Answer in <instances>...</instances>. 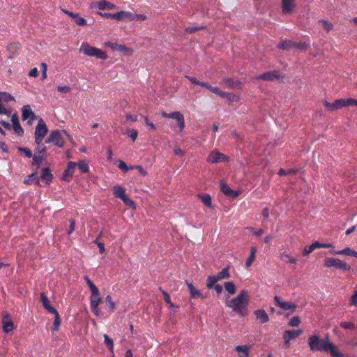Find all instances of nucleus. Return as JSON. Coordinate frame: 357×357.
Instances as JSON below:
<instances>
[{
  "instance_id": "47",
  "label": "nucleus",
  "mask_w": 357,
  "mask_h": 357,
  "mask_svg": "<svg viewBox=\"0 0 357 357\" xmlns=\"http://www.w3.org/2000/svg\"><path fill=\"white\" fill-rule=\"evenodd\" d=\"M118 167L123 172H128L130 169H133L132 166L128 167L126 165V163L123 160H120L119 162Z\"/></svg>"
},
{
  "instance_id": "11",
  "label": "nucleus",
  "mask_w": 357,
  "mask_h": 357,
  "mask_svg": "<svg viewBox=\"0 0 357 357\" xmlns=\"http://www.w3.org/2000/svg\"><path fill=\"white\" fill-rule=\"evenodd\" d=\"M302 333L303 331L301 329L285 331L283 335L284 344L289 346L290 340L295 339Z\"/></svg>"
},
{
  "instance_id": "28",
  "label": "nucleus",
  "mask_w": 357,
  "mask_h": 357,
  "mask_svg": "<svg viewBox=\"0 0 357 357\" xmlns=\"http://www.w3.org/2000/svg\"><path fill=\"white\" fill-rule=\"evenodd\" d=\"M98 8L100 10L114 9L116 5L106 1H101L98 3Z\"/></svg>"
},
{
  "instance_id": "2",
  "label": "nucleus",
  "mask_w": 357,
  "mask_h": 357,
  "mask_svg": "<svg viewBox=\"0 0 357 357\" xmlns=\"http://www.w3.org/2000/svg\"><path fill=\"white\" fill-rule=\"evenodd\" d=\"M227 307L231 308L240 317H243L248 314L249 296L246 290H241L239 294L227 301Z\"/></svg>"
},
{
  "instance_id": "64",
  "label": "nucleus",
  "mask_w": 357,
  "mask_h": 357,
  "mask_svg": "<svg viewBox=\"0 0 357 357\" xmlns=\"http://www.w3.org/2000/svg\"><path fill=\"white\" fill-rule=\"evenodd\" d=\"M351 304L354 306H357V290L355 291L354 294L351 298Z\"/></svg>"
},
{
  "instance_id": "40",
  "label": "nucleus",
  "mask_w": 357,
  "mask_h": 357,
  "mask_svg": "<svg viewBox=\"0 0 357 357\" xmlns=\"http://www.w3.org/2000/svg\"><path fill=\"white\" fill-rule=\"evenodd\" d=\"M206 27L204 26H188L185 29V31L188 33H193L195 32L205 29Z\"/></svg>"
},
{
  "instance_id": "46",
  "label": "nucleus",
  "mask_w": 357,
  "mask_h": 357,
  "mask_svg": "<svg viewBox=\"0 0 357 357\" xmlns=\"http://www.w3.org/2000/svg\"><path fill=\"white\" fill-rule=\"evenodd\" d=\"M297 173V170L296 169H289L288 170H285L282 168L280 169L279 172H278V174L280 176H284L286 175H288V174H295Z\"/></svg>"
},
{
  "instance_id": "57",
  "label": "nucleus",
  "mask_w": 357,
  "mask_h": 357,
  "mask_svg": "<svg viewBox=\"0 0 357 357\" xmlns=\"http://www.w3.org/2000/svg\"><path fill=\"white\" fill-rule=\"evenodd\" d=\"M57 91L63 93H68L71 91V88L68 86H59Z\"/></svg>"
},
{
  "instance_id": "45",
  "label": "nucleus",
  "mask_w": 357,
  "mask_h": 357,
  "mask_svg": "<svg viewBox=\"0 0 357 357\" xmlns=\"http://www.w3.org/2000/svg\"><path fill=\"white\" fill-rule=\"evenodd\" d=\"M77 166H78L79 169L82 173H86L89 170V165H88V164L84 160L80 161L78 163Z\"/></svg>"
},
{
  "instance_id": "27",
  "label": "nucleus",
  "mask_w": 357,
  "mask_h": 357,
  "mask_svg": "<svg viewBox=\"0 0 357 357\" xmlns=\"http://www.w3.org/2000/svg\"><path fill=\"white\" fill-rule=\"evenodd\" d=\"M77 164L75 162H69L67 169L64 172V177H72Z\"/></svg>"
},
{
  "instance_id": "21",
  "label": "nucleus",
  "mask_w": 357,
  "mask_h": 357,
  "mask_svg": "<svg viewBox=\"0 0 357 357\" xmlns=\"http://www.w3.org/2000/svg\"><path fill=\"white\" fill-rule=\"evenodd\" d=\"M186 284H187V286H188V289L190 294V297L192 298H197L199 297V296H201V292L199 289H196L193 284L191 283V282H189L188 281H186Z\"/></svg>"
},
{
  "instance_id": "44",
  "label": "nucleus",
  "mask_w": 357,
  "mask_h": 357,
  "mask_svg": "<svg viewBox=\"0 0 357 357\" xmlns=\"http://www.w3.org/2000/svg\"><path fill=\"white\" fill-rule=\"evenodd\" d=\"M105 302L107 303V307L109 309V311L110 312H112L114 311V303L113 302L111 296L107 295L105 297Z\"/></svg>"
},
{
  "instance_id": "16",
  "label": "nucleus",
  "mask_w": 357,
  "mask_h": 357,
  "mask_svg": "<svg viewBox=\"0 0 357 357\" xmlns=\"http://www.w3.org/2000/svg\"><path fill=\"white\" fill-rule=\"evenodd\" d=\"M101 301L102 298L100 296L99 289H97L94 291H91V295L90 297L91 306H92L93 308H95L96 306H98Z\"/></svg>"
},
{
  "instance_id": "18",
  "label": "nucleus",
  "mask_w": 357,
  "mask_h": 357,
  "mask_svg": "<svg viewBox=\"0 0 357 357\" xmlns=\"http://www.w3.org/2000/svg\"><path fill=\"white\" fill-rule=\"evenodd\" d=\"M254 314L256 318L259 319L261 324H266L269 321L268 315L264 310H255Z\"/></svg>"
},
{
  "instance_id": "53",
  "label": "nucleus",
  "mask_w": 357,
  "mask_h": 357,
  "mask_svg": "<svg viewBox=\"0 0 357 357\" xmlns=\"http://www.w3.org/2000/svg\"><path fill=\"white\" fill-rule=\"evenodd\" d=\"M17 149L19 151L23 152L27 158H32L33 155L29 149L25 147H18Z\"/></svg>"
},
{
  "instance_id": "59",
  "label": "nucleus",
  "mask_w": 357,
  "mask_h": 357,
  "mask_svg": "<svg viewBox=\"0 0 357 357\" xmlns=\"http://www.w3.org/2000/svg\"><path fill=\"white\" fill-rule=\"evenodd\" d=\"M227 99L230 102H237L239 100V97L236 94L228 93Z\"/></svg>"
},
{
  "instance_id": "4",
  "label": "nucleus",
  "mask_w": 357,
  "mask_h": 357,
  "mask_svg": "<svg viewBox=\"0 0 357 357\" xmlns=\"http://www.w3.org/2000/svg\"><path fill=\"white\" fill-rule=\"evenodd\" d=\"M324 266L326 268H335L343 271H349L351 269L349 264L335 257H326L324 259Z\"/></svg>"
},
{
  "instance_id": "58",
  "label": "nucleus",
  "mask_w": 357,
  "mask_h": 357,
  "mask_svg": "<svg viewBox=\"0 0 357 357\" xmlns=\"http://www.w3.org/2000/svg\"><path fill=\"white\" fill-rule=\"evenodd\" d=\"M324 105L325 106V107L330 112H333V111H335V102L333 103H330L329 102H328L327 100H325L324 102Z\"/></svg>"
},
{
  "instance_id": "8",
  "label": "nucleus",
  "mask_w": 357,
  "mask_h": 357,
  "mask_svg": "<svg viewBox=\"0 0 357 357\" xmlns=\"http://www.w3.org/2000/svg\"><path fill=\"white\" fill-rule=\"evenodd\" d=\"M206 160L211 164H215L220 162H227L228 158L225 154L220 153L216 149H214L209 153Z\"/></svg>"
},
{
  "instance_id": "49",
  "label": "nucleus",
  "mask_w": 357,
  "mask_h": 357,
  "mask_svg": "<svg viewBox=\"0 0 357 357\" xmlns=\"http://www.w3.org/2000/svg\"><path fill=\"white\" fill-rule=\"evenodd\" d=\"M108 45L112 49V50H118V51H124L125 50H126V47L122 45H120V44H118V43H108Z\"/></svg>"
},
{
  "instance_id": "25",
  "label": "nucleus",
  "mask_w": 357,
  "mask_h": 357,
  "mask_svg": "<svg viewBox=\"0 0 357 357\" xmlns=\"http://www.w3.org/2000/svg\"><path fill=\"white\" fill-rule=\"evenodd\" d=\"M114 195L119 199L124 198L126 195V188L120 185H115L113 189Z\"/></svg>"
},
{
  "instance_id": "15",
  "label": "nucleus",
  "mask_w": 357,
  "mask_h": 357,
  "mask_svg": "<svg viewBox=\"0 0 357 357\" xmlns=\"http://www.w3.org/2000/svg\"><path fill=\"white\" fill-rule=\"evenodd\" d=\"M62 11L70 17L73 18L77 25L84 26L86 24V20L84 18L79 17L78 13H74L71 11L63 9L62 10Z\"/></svg>"
},
{
  "instance_id": "51",
  "label": "nucleus",
  "mask_w": 357,
  "mask_h": 357,
  "mask_svg": "<svg viewBox=\"0 0 357 357\" xmlns=\"http://www.w3.org/2000/svg\"><path fill=\"white\" fill-rule=\"evenodd\" d=\"M86 284H88L89 287V289L91 291H94L97 289H98L94 284L93 282L90 280V278L87 276V275H85L84 277Z\"/></svg>"
},
{
  "instance_id": "30",
  "label": "nucleus",
  "mask_w": 357,
  "mask_h": 357,
  "mask_svg": "<svg viewBox=\"0 0 357 357\" xmlns=\"http://www.w3.org/2000/svg\"><path fill=\"white\" fill-rule=\"evenodd\" d=\"M218 281H219V280L217 278L216 275H208L206 279V287L208 289H212L213 286L217 284L216 283Z\"/></svg>"
},
{
  "instance_id": "56",
  "label": "nucleus",
  "mask_w": 357,
  "mask_h": 357,
  "mask_svg": "<svg viewBox=\"0 0 357 357\" xmlns=\"http://www.w3.org/2000/svg\"><path fill=\"white\" fill-rule=\"evenodd\" d=\"M123 20L133 21L134 13L129 11H123Z\"/></svg>"
},
{
  "instance_id": "12",
  "label": "nucleus",
  "mask_w": 357,
  "mask_h": 357,
  "mask_svg": "<svg viewBox=\"0 0 357 357\" xmlns=\"http://www.w3.org/2000/svg\"><path fill=\"white\" fill-rule=\"evenodd\" d=\"M274 301L275 302L276 305L284 310H291L292 312L296 310V304L287 301H281L280 297H279L278 296H275L274 297Z\"/></svg>"
},
{
  "instance_id": "54",
  "label": "nucleus",
  "mask_w": 357,
  "mask_h": 357,
  "mask_svg": "<svg viewBox=\"0 0 357 357\" xmlns=\"http://www.w3.org/2000/svg\"><path fill=\"white\" fill-rule=\"evenodd\" d=\"M340 326L344 329L353 330L355 328L354 324L350 321H344L340 324Z\"/></svg>"
},
{
  "instance_id": "9",
  "label": "nucleus",
  "mask_w": 357,
  "mask_h": 357,
  "mask_svg": "<svg viewBox=\"0 0 357 357\" xmlns=\"http://www.w3.org/2000/svg\"><path fill=\"white\" fill-rule=\"evenodd\" d=\"M3 101H5V102L15 101V98L11 94H10L7 92H0V107H1V108H2L0 110L3 111V109H5V111H6V112H0V115L5 114L8 116H10L11 114V110L10 109L6 108L3 106V105L2 104Z\"/></svg>"
},
{
  "instance_id": "3",
  "label": "nucleus",
  "mask_w": 357,
  "mask_h": 357,
  "mask_svg": "<svg viewBox=\"0 0 357 357\" xmlns=\"http://www.w3.org/2000/svg\"><path fill=\"white\" fill-rule=\"evenodd\" d=\"M79 52L86 56H93L103 60L107 58V54L105 51L97 47H92L87 43H82L79 48Z\"/></svg>"
},
{
  "instance_id": "32",
  "label": "nucleus",
  "mask_w": 357,
  "mask_h": 357,
  "mask_svg": "<svg viewBox=\"0 0 357 357\" xmlns=\"http://www.w3.org/2000/svg\"><path fill=\"white\" fill-rule=\"evenodd\" d=\"M220 188L222 192L228 197L231 196L232 192H234V190L223 181H220Z\"/></svg>"
},
{
  "instance_id": "33",
  "label": "nucleus",
  "mask_w": 357,
  "mask_h": 357,
  "mask_svg": "<svg viewBox=\"0 0 357 357\" xmlns=\"http://www.w3.org/2000/svg\"><path fill=\"white\" fill-rule=\"evenodd\" d=\"M256 252H257V248L255 247H252L250 248V255L245 262V265L247 267L250 266L252 265V262L255 261V256H256L255 255Z\"/></svg>"
},
{
  "instance_id": "41",
  "label": "nucleus",
  "mask_w": 357,
  "mask_h": 357,
  "mask_svg": "<svg viewBox=\"0 0 357 357\" xmlns=\"http://www.w3.org/2000/svg\"><path fill=\"white\" fill-rule=\"evenodd\" d=\"M310 44L306 43H293V48H298L303 51H306L309 48Z\"/></svg>"
},
{
  "instance_id": "37",
  "label": "nucleus",
  "mask_w": 357,
  "mask_h": 357,
  "mask_svg": "<svg viewBox=\"0 0 357 357\" xmlns=\"http://www.w3.org/2000/svg\"><path fill=\"white\" fill-rule=\"evenodd\" d=\"M280 259L284 263L296 264V259L287 253H282Z\"/></svg>"
},
{
  "instance_id": "5",
  "label": "nucleus",
  "mask_w": 357,
  "mask_h": 357,
  "mask_svg": "<svg viewBox=\"0 0 357 357\" xmlns=\"http://www.w3.org/2000/svg\"><path fill=\"white\" fill-rule=\"evenodd\" d=\"M48 132V128L43 121V119H40L38 124L36 127L35 130V142L36 144H40L43 141L45 137Z\"/></svg>"
},
{
  "instance_id": "38",
  "label": "nucleus",
  "mask_w": 357,
  "mask_h": 357,
  "mask_svg": "<svg viewBox=\"0 0 357 357\" xmlns=\"http://www.w3.org/2000/svg\"><path fill=\"white\" fill-rule=\"evenodd\" d=\"M104 342L108 349L111 351H114V343L112 338H110L107 334H104Z\"/></svg>"
},
{
  "instance_id": "34",
  "label": "nucleus",
  "mask_w": 357,
  "mask_h": 357,
  "mask_svg": "<svg viewBox=\"0 0 357 357\" xmlns=\"http://www.w3.org/2000/svg\"><path fill=\"white\" fill-rule=\"evenodd\" d=\"M229 269V266H227L224 268L221 271L218 272L217 275H215L218 280L229 278L230 277Z\"/></svg>"
},
{
  "instance_id": "26",
  "label": "nucleus",
  "mask_w": 357,
  "mask_h": 357,
  "mask_svg": "<svg viewBox=\"0 0 357 357\" xmlns=\"http://www.w3.org/2000/svg\"><path fill=\"white\" fill-rule=\"evenodd\" d=\"M32 165L36 167V169L40 168L42 161L45 159V156L43 155H40L36 153L32 156Z\"/></svg>"
},
{
  "instance_id": "62",
  "label": "nucleus",
  "mask_w": 357,
  "mask_h": 357,
  "mask_svg": "<svg viewBox=\"0 0 357 357\" xmlns=\"http://www.w3.org/2000/svg\"><path fill=\"white\" fill-rule=\"evenodd\" d=\"M126 205L129 206L134 207L135 206V202L130 199L126 195H125L124 198L121 199Z\"/></svg>"
},
{
  "instance_id": "20",
  "label": "nucleus",
  "mask_w": 357,
  "mask_h": 357,
  "mask_svg": "<svg viewBox=\"0 0 357 357\" xmlns=\"http://www.w3.org/2000/svg\"><path fill=\"white\" fill-rule=\"evenodd\" d=\"M40 178L43 181H45L47 183H49L52 181L53 178V175L51 173L49 168H43L41 170Z\"/></svg>"
},
{
  "instance_id": "7",
  "label": "nucleus",
  "mask_w": 357,
  "mask_h": 357,
  "mask_svg": "<svg viewBox=\"0 0 357 357\" xmlns=\"http://www.w3.org/2000/svg\"><path fill=\"white\" fill-rule=\"evenodd\" d=\"M162 117L175 119L177 121L180 130H183L185 128V121L183 116L179 112H173L167 113L165 112H160Z\"/></svg>"
},
{
  "instance_id": "14",
  "label": "nucleus",
  "mask_w": 357,
  "mask_h": 357,
  "mask_svg": "<svg viewBox=\"0 0 357 357\" xmlns=\"http://www.w3.org/2000/svg\"><path fill=\"white\" fill-rule=\"evenodd\" d=\"M22 120L31 119L33 120L36 119L35 113L32 111L31 107L29 105H24L22 109Z\"/></svg>"
},
{
  "instance_id": "63",
  "label": "nucleus",
  "mask_w": 357,
  "mask_h": 357,
  "mask_svg": "<svg viewBox=\"0 0 357 357\" xmlns=\"http://www.w3.org/2000/svg\"><path fill=\"white\" fill-rule=\"evenodd\" d=\"M146 18V16L143 14H134L132 17L133 21H144Z\"/></svg>"
},
{
  "instance_id": "50",
  "label": "nucleus",
  "mask_w": 357,
  "mask_h": 357,
  "mask_svg": "<svg viewBox=\"0 0 357 357\" xmlns=\"http://www.w3.org/2000/svg\"><path fill=\"white\" fill-rule=\"evenodd\" d=\"M159 289H160V291L162 293V294L164 296V299H165V302L167 304H169L170 307H174V305L171 302V299H170V296H169V294L167 291H164L161 287H160Z\"/></svg>"
},
{
  "instance_id": "24",
  "label": "nucleus",
  "mask_w": 357,
  "mask_h": 357,
  "mask_svg": "<svg viewBox=\"0 0 357 357\" xmlns=\"http://www.w3.org/2000/svg\"><path fill=\"white\" fill-rule=\"evenodd\" d=\"M250 347L248 345H238L235 350L239 353V357H248Z\"/></svg>"
},
{
  "instance_id": "61",
  "label": "nucleus",
  "mask_w": 357,
  "mask_h": 357,
  "mask_svg": "<svg viewBox=\"0 0 357 357\" xmlns=\"http://www.w3.org/2000/svg\"><path fill=\"white\" fill-rule=\"evenodd\" d=\"M345 100H346L347 107H349V106L357 107V100L356 99L351 98H347V99H345Z\"/></svg>"
},
{
  "instance_id": "13",
  "label": "nucleus",
  "mask_w": 357,
  "mask_h": 357,
  "mask_svg": "<svg viewBox=\"0 0 357 357\" xmlns=\"http://www.w3.org/2000/svg\"><path fill=\"white\" fill-rule=\"evenodd\" d=\"M3 330L5 333H8L14 330V324L10 318V314L7 312L3 314L2 317Z\"/></svg>"
},
{
  "instance_id": "31",
  "label": "nucleus",
  "mask_w": 357,
  "mask_h": 357,
  "mask_svg": "<svg viewBox=\"0 0 357 357\" xmlns=\"http://www.w3.org/2000/svg\"><path fill=\"white\" fill-rule=\"evenodd\" d=\"M202 202L207 207L212 208L211 197L208 194L199 195Z\"/></svg>"
},
{
  "instance_id": "55",
  "label": "nucleus",
  "mask_w": 357,
  "mask_h": 357,
  "mask_svg": "<svg viewBox=\"0 0 357 357\" xmlns=\"http://www.w3.org/2000/svg\"><path fill=\"white\" fill-rule=\"evenodd\" d=\"M213 91H214L213 93L218 95V96H220L222 98L227 99V97L228 96V92L222 91L218 87H216V89H215V90H213Z\"/></svg>"
},
{
  "instance_id": "10",
  "label": "nucleus",
  "mask_w": 357,
  "mask_h": 357,
  "mask_svg": "<svg viewBox=\"0 0 357 357\" xmlns=\"http://www.w3.org/2000/svg\"><path fill=\"white\" fill-rule=\"evenodd\" d=\"M281 78L280 73L277 70L268 71L257 76V79H261L265 81H274Z\"/></svg>"
},
{
  "instance_id": "22",
  "label": "nucleus",
  "mask_w": 357,
  "mask_h": 357,
  "mask_svg": "<svg viewBox=\"0 0 357 357\" xmlns=\"http://www.w3.org/2000/svg\"><path fill=\"white\" fill-rule=\"evenodd\" d=\"M293 9V0H282V10L284 14L290 13Z\"/></svg>"
},
{
  "instance_id": "19",
  "label": "nucleus",
  "mask_w": 357,
  "mask_h": 357,
  "mask_svg": "<svg viewBox=\"0 0 357 357\" xmlns=\"http://www.w3.org/2000/svg\"><path fill=\"white\" fill-rule=\"evenodd\" d=\"M11 121L15 133L17 134L18 135H22L24 133V130L22 126H20L17 116L16 114H13L11 118Z\"/></svg>"
},
{
  "instance_id": "1",
  "label": "nucleus",
  "mask_w": 357,
  "mask_h": 357,
  "mask_svg": "<svg viewBox=\"0 0 357 357\" xmlns=\"http://www.w3.org/2000/svg\"><path fill=\"white\" fill-rule=\"evenodd\" d=\"M308 344L312 351L330 352L333 357H340V353L337 351L336 346L329 342L328 335L324 340L321 339L317 335H312L308 338Z\"/></svg>"
},
{
  "instance_id": "29",
  "label": "nucleus",
  "mask_w": 357,
  "mask_h": 357,
  "mask_svg": "<svg viewBox=\"0 0 357 357\" xmlns=\"http://www.w3.org/2000/svg\"><path fill=\"white\" fill-rule=\"evenodd\" d=\"M51 314H53L54 315V320L52 324V331H57L59 328V326L61 324V319L59 317V312L55 310L54 312H52Z\"/></svg>"
},
{
  "instance_id": "60",
  "label": "nucleus",
  "mask_w": 357,
  "mask_h": 357,
  "mask_svg": "<svg viewBox=\"0 0 357 357\" xmlns=\"http://www.w3.org/2000/svg\"><path fill=\"white\" fill-rule=\"evenodd\" d=\"M112 19H114L118 21L123 20V10L117 12L116 13H113Z\"/></svg>"
},
{
  "instance_id": "42",
  "label": "nucleus",
  "mask_w": 357,
  "mask_h": 357,
  "mask_svg": "<svg viewBox=\"0 0 357 357\" xmlns=\"http://www.w3.org/2000/svg\"><path fill=\"white\" fill-rule=\"evenodd\" d=\"M319 24H321L323 29L327 32L330 31L333 28V25L326 20H320L319 21Z\"/></svg>"
},
{
  "instance_id": "35",
  "label": "nucleus",
  "mask_w": 357,
  "mask_h": 357,
  "mask_svg": "<svg viewBox=\"0 0 357 357\" xmlns=\"http://www.w3.org/2000/svg\"><path fill=\"white\" fill-rule=\"evenodd\" d=\"M225 288L229 294H234L236 291V287L233 282H226L225 283Z\"/></svg>"
},
{
  "instance_id": "36",
  "label": "nucleus",
  "mask_w": 357,
  "mask_h": 357,
  "mask_svg": "<svg viewBox=\"0 0 357 357\" xmlns=\"http://www.w3.org/2000/svg\"><path fill=\"white\" fill-rule=\"evenodd\" d=\"M356 251L351 250L349 247H346L342 250L338 251V254H340V255H347V256H352L356 257Z\"/></svg>"
},
{
  "instance_id": "17",
  "label": "nucleus",
  "mask_w": 357,
  "mask_h": 357,
  "mask_svg": "<svg viewBox=\"0 0 357 357\" xmlns=\"http://www.w3.org/2000/svg\"><path fill=\"white\" fill-rule=\"evenodd\" d=\"M40 296L44 309H45L48 312L52 313L56 310L54 307L50 305L49 299L44 292H41Z\"/></svg>"
},
{
  "instance_id": "23",
  "label": "nucleus",
  "mask_w": 357,
  "mask_h": 357,
  "mask_svg": "<svg viewBox=\"0 0 357 357\" xmlns=\"http://www.w3.org/2000/svg\"><path fill=\"white\" fill-rule=\"evenodd\" d=\"M24 183L26 185H31L35 183L37 185H40V179L36 176V173H32L29 174L24 181Z\"/></svg>"
},
{
  "instance_id": "43",
  "label": "nucleus",
  "mask_w": 357,
  "mask_h": 357,
  "mask_svg": "<svg viewBox=\"0 0 357 357\" xmlns=\"http://www.w3.org/2000/svg\"><path fill=\"white\" fill-rule=\"evenodd\" d=\"M335 110L342 109L347 107L346 100L344 98L337 99L334 101Z\"/></svg>"
},
{
  "instance_id": "52",
  "label": "nucleus",
  "mask_w": 357,
  "mask_h": 357,
  "mask_svg": "<svg viewBox=\"0 0 357 357\" xmlns=\"http://www.w3.org/2000/svg\"><path fill=\"white\" fill-rule=\"evenodd\" d=\"M37 145H38V146L35 149V153L40 154V155H45V153L46 152V147L43 144H42V143L40 144H37Z\"/></svg>"
},
{
  "instance_id": "48",
  "label": "nucleus",
  "mask_w": 357,
  "mask_h": 357,
  "mask_svg": "<svg viewBox=\"0 0 357 357\" xmlns=\"http://www.w3.org/2000/svg\"><path fill=\"white\" fill-rule=\"evenodd\" d=\"M301 323V319L298 316H294L290 319L289 321V325L292 327L298 326Z\"/></svg>"
},
{
  "instance_id": "39",
  "label": "nucleus",
  "mask_w": 357,
  "mask_h": 357,
  "mask_svg": "<svg viewBox=\"0 0 357 357\" xmlns=\"http://www.w3.org/2000/svg\"><path fill=\"white\" fill-rule=\"evenodd\" d=\"M277 47L279 49L284 50H289L293 48V42L291 40L283 41L280 44L278 45Z\"/></svg>"
},
{
  "instance_id": "6",
  "label": "nucleus",
  "mask_w": 357,
  "mask_h": 357,
  "mask_svg": "<svg viewBox=\"0 0 357 357\" xmlns=\"http://www.w3.org/2000/svg\"><path fill=\"white\" fill-rule=\"evenodd\" d=\"M46 144L53 143L59 147H63L65 140L61 135V132L58 130H51L50 135L45 140Z\"/></svg>"
}]
</instances>
